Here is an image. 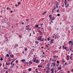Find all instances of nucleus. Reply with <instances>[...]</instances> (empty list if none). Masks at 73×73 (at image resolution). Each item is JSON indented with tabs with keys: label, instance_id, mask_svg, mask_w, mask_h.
<instances>
[{
	"label": "nucleus",
	"instance_id": "obj_1",
	"mask_svg": "<svg viewBox=\"0 0 73 73\" xmlns=\"http://www.w3.org/2000/svg\"><path fill=\"white\" fill-rule=\"evenodd\" d=\"M41 36H40V38H38L37 39V40H40V41H44V38H43L42 39V40L41 39Z\"/></svg>",
	"mask_w": 73,
	"mask_h": 73
},
{
	"label": "nucleus",
	"instance_id": "obj_2",
	"mask_svg": "<svg viewBox=\"0 0 73 73\" xmlns=\"http://www.w3.org/2000/svg\"><path fill=\"white\" fill-rule=\"evenodd\" d=\"M33 62H35V63H37V64H38L39 62L37 60H34Z\"/></svg>",
	"mask_w": 73,
	"mask_h": 73
},
{
	"label": "nucleus",
	"instance_id": "obj_3",
	"mask_svg": "<svg viewBox=\"0 0 73 73\" xmlns=\"http://www.w3.org/2000/svg\"><path fill=\"white\" fill-rule=\"evenodd\" d=\"M52 17L50 18V20L52 21V20H55V17H53V18H52Z\"/></svg>",
	"mask_w": 73,
	"mask_h": 73
},
{
	"label": "nucleus",
	"instance_id": "obj_4",
	"mask_svg": "<svg viewBox=\"0 0 73 73\" xmlns=\"http://www.w3.org/2000/svg\"><path fill=\"white\" fill-rule=\"evenodd\" d=\"M62 66V65H60L59 68H58V70H61V69H62V67H61Z\"/></svg>",
	"mask_w": 73,
	"mask_h": 73
},
{
	"label": "nucleus",
	"instance_id": "obj_5",
	"mask_svg": "<svg viewBox=\"0 0 73 73\" xmlns=\"http://www.w3.org/2000/svg\"><path fill=\"white\" fill-rule=\"evenodd\" d=\"M52 66H56V63H54V62H53L52 63Z\"/></svg>",
	"mask_w": 73,
	"mask_h": 73
},
{
	"label": "nucleus",
	"instance_id": "obj_6",
	"mask_svg": "<svg viewBox=\"0 0 73 73\" xmlns=\"http://www.w3.org/2000/svg\"><path fill=\"white\" fill-rule=\"evenodd\" d=\"M51 73H54V69L53 68H51Z\"/></svg>",
	"mask_w": 73,
	"mask_h": 73
},
{
	"label": "nucleus",
	"instance_id": "obj_7",
	"mask_svg": "<svg viewBox=\"0 0 73 73\" xmlns=\"http://www.w3.org/2000/svg\"><path fill=\"white\" fill-rule=\"evenodd\" d=\"M56 8H58V2L57 1L56 2Z\"/></svg>",
	"mask_w": 73,
	"mask_h": 73
},
{
	"label": "nucleus",
	"instance_id": "obj_8",
	"mask_svg": "<svg viewBox=\"0 0 73 73\" xmlns=\"http://www.w3.org/2000/svg\"><path fill=\"white\" fill-rule=\"evenodd\" d=\"M46 13V11L44 12L42 14V15H45Z\"/></svg>",
	"mask_w": 73,
	"mask_h": 73
},
{
	"label": "nucleus",
	"instance_id": "obj_9",
	"mask_svg": "<svg viewBox=\"0 0 73 73\" xmlns=\"http://www.w3.org/2000/svg\"><path fill=\"white\" fill-rule=\"evenodd\" d=\"M16 46H17V47H18V44H16L14 46V48L15 49V48H16Z\"/></svg>",
	"mask_w": 73,
	"mask_h": 73
},
{
	"label": "nucleus",
	"instance_id": "obj_10",
	"mask_svg": "<svg viewBox=\"0 0 73 73\" xmlns=\"http://www.w3.org/2000/svg\"><path fill=\"white\" fill-rule=\"evenodd\" d=\"M53 57L54 58H58V56H56L54 55V56Z\"/></svg>",
	"mask_w": 73,
	"mask_h": 73
},
{
	"label": "nucleus",
	"instance_id": "obj_11",
	"mask_svg": "<svg viewBox=\"0 0 73 73\" xmlns=\"http://www.w3.org/2000/svg\"><path fill=\"white\" fill-rule=\"evenodd\" d=\"M45 56L44 55H43V54H42V55H41L40 56V57H42V58H43V57H45Z\"/></svg>",
	"mask_w": 73,
	"mask_h": 73
},
{
	"label": "nucleus",
	"instance_id": "obj_12",
	"mask_svg": "<svg viewBox=\"0 0 73 73\" xmlns=\"http://www.w3.org/2000/svg\"><path fill=\"white\" fill-rule=\"evenodd\" d=\"M26 60L25 59H22L21 60V61L22 62H24Z\"/></svg>",
	"mask_w": 73,
	"mask_h": 73
},
{
	"label": "nucleus",
	"instance_id": "obj_13",
	"mask_svg": "<svg viewBox=\"0 0 73 73\" xmlns=\"http://www.w3.org/2000/svg\"><path fill=\"white\" fill-rule=\"evenodd\" d=\"M38 68H42V65L40 66V65H39L38 66Z\"/></svg>",
	"mask_w": 73,
	"mask_h": 73
},
{
	"label": "nucleus",
	"instance_id": "obj_14",
	"mask_svg": "<svg viewBox=\"0 0 73 73\" xmlns=\"http://www.w3.org/2000/svg\"><path fill=\"white\" fill-rule=\"evenodd\" d=\"M27 66H29V65H30V64L28 62H27Z\"/></svg>",
	"mask_w": 73,
	"mask_h": 73
},
{
	"label": "nucleus",
	"instance_id": "obj_15",
	"mask_svg": "<svg viewBox=\"0 0 73 73\" xmlns=\"http://www.w3.org/2000/svg\"><path fill=\"white\" fill-rule=\"evenodd\" d=\"M50 63H48L47 64V65H48V68H49L50 67Z\"/></svg>",
	"mask_w": 73,
	"mask_h": 73
},
{
	"label": "nucleus",
	"instance_id": "obj_16",
	"mask_svg": "<svg viewBox=\"0 0 73 73\" xmlns=\"http://www.w3.org/2000/svg\"><path fill=\"white\" fill-rule=\"evenodd\" d=\"M24 48H25V51H26L27 50H28V49L27 48V47H24Z\"/></svg>",
	"mask_w": 73,
	"mask_h": 73
},
{
	"label": "nucleus",
	"instance_id": "obj_17",
	"mask_svg": "<svg viewBox=\"0 0 73 73\" xmlns=\"http://www.w3.org/2000/svg\"><path fill=\"white\" fill-rule=\"evenodd\" d=\"M54 41V39H52L51 41L49 42H50V43H52V41Z\"/></svg>",
	"mask_w": 73,
	"mask_h": 73
},
{
	"label": "nucleus",
	"instance_id": "obj_18",
	"mask_svg": "<svg viewBox=\"0 0 73 73\" xmlns=\"http://www.w3.org/2000/svg\"><path fill=\"white\" fill-rule=\"evenodd\" d=\"M11 57L12 58H14V55H11Z\"/></svg>",
	"mask_w": 73,
	"mask_h": 73
},
{
	"label": "nucleus",
	"instance_id": "obj_19",
	"mask_svg": "<svg viewBox=\"0 0 73 73\" xmlns=\"http://www.w3.org/2000/svg\"><path fill=\"white\" fill-rule=\"evenodd\" d=\"M46 68H47L46 70L47 71H49V68L48 67H47Z\"/></svg>",
	"mask_w": 73,
	"mask_h": 73
},
{
	"label": "nucleus",
	"instance_id": "obj_20",
	"mask_svg": "<svg viewBox=\"0 0 73 73\" xmlns=\"http://www.w3.org/2000/svg\"><path fill=\"white\" fill-rule=\"evenodd\" d=\"M32 70V69L31 68H30L29 69V71L30 72H31Z\"/></svg>",
	"mask_w": 73,
	"mask_h": 73
},
{
	"label": "nucleus",
	"instance_id": "obj_21",
	"mask_svg": "<svg viewBox=\"0 0 73 73\" xmlns=\"http://www.w3.org/2000/svg\"><path fill=\"white\" fill-rule=\"evenodd\" d=\"M56 12H57L58 13H59V9H57L56 10Z\"/></svg>",
	"mask_w": 73,
	"mask_h": 73
},
{
	"label": "nucleus",
	"instance_id": "obj_22",
	"mask_svg": "<svg viewBox=\"0 0 73 73\" xmlns=\"http://www.w3.org/2000/svg\"><path fill=\"white\" fill-rule=\"evenodd\" d=\"M18 5H20V4H21V3L20 2H19L18 3Z\"/></svg>",
	"mask_w": 73,
	"mask_h": 73
},
{
	"label": "nucleus",
	"instance_id": "obj_23",
	"mask_svg": "<svg viewBox=\"0 0 73 73\" xmlns=\"http://www.w3.org/2000/svg\"><path fill=\"white\" fill-rule=\"evenodd\" d=\"M52 15H49V17H50V18H52Z\"/></svg>",
	"mask_w": 73,
	"mask_h": 73
},
{
	"label": "nucleus",
	"instance_id": "obj_24",
	"mask_svg": "<svg viewBox=\"0 0 73 73\" xmlns=\"http://www.w3.org/2000/svg\"><path fill=\"white\" fill-rule=\"evenodd\" d=\"M38 32L40 33H41V31L40 30H38Z\"/></svg>",
	"mask_w": 73,
	"mask_h": 73
},
{
	"label": "nucleus",
	"instance_id": "obj_25",
	"mask_svg": "<svg viewBox=\"0 0 73 73\" xmlns=\"http://www.w3.org/2000/svg\"><path fill=\"white\" fill-rule=\"evenodd\" d=\"M35 26L36 28H38V25H35Z\"/></svg>",
	"mask_w": 73,
	"mask_h": 73
},
{
	"label": "nucleus",
	"instance_id": "obj_26",
	"mask_svg": "<svg viewBox=\"0 0 73 73\" xmlns=\"http://www.w3.org/2000/svg\"><path fill=\"white\" fill-rule=\"evenodd\" d=\"M29 64H32V62L31 61H29Z\"/></svg>",
	"mask_w": 73,
	"mask_h": 73
},
{
	"label": "nucleus",
	"instance_id": "obj_27",
	"mask_svg": "<svg viewBox=\"0 0 73 73\" xmlns=\"http://www.w3.org/2000/svg\"><path fill=\"white\" fill-rule=\"evenodd\" d=\"M3 68L4 69H6V70H7V69H8V68H6V67H4Z\"/></svg>",
	"mask_w": 73,
	"mask_h": 73
},
{
	"label": "nucleus",
	"instance_id": "obj_28",
	"mask_svg": "<svg viewBox=\"0 0 73 73\" xmlns=\"http://www.w3.org/2000/svg\"><path fill=\"white\" fill-rule=\"evenodd\" d=\"M62 62H65V60L64 59H62Z\"/></svg>",
	"mask_w": 73,
	"mask_h": 73
},
{
	"label": "nucleus",
	"instance_id": "obj_29",
	"mask_svg": "<svg viewBox=\"0 0 73 73\" xmlns=\"http://www.w3.org/2000/svg\"><path fill=\"white\" fill-rule=\"evenodd\" d=\"M72 41H70L69 42H68V43L69 44H70V43H72Z\"/></svg>",
	"mask_w": 73,
	"mask_h": 73
},
{
	"label": "nucleus",
	"instance_id": "obj_30",
	"mask_svg": "<svg viewBox=\"0 0 73 73\" xmlns=\"http://www.w3.org/2000/svg\"><path fill=\"white\" fill-rule=\"evenodd\" d=\"M31 20H33V21L34 20V18H32L31 19Z\"/></svg>",
	"mask_w": 73,
	"mask_h": 73
},
{
	"label": "nucleus",
	"instance_id": "obj_31",
	"mask_svg": "<svg viewBox=\"0 0 73 73\" xmlns=\"http://www.w3.org/2000/svg\"><path fill=\"white\" fill-rule=\"evenodd\" d=\"M68 48L67 47H65L64 49H65V50H66V48Z\"/></svg>",
	"mask_w": 73,
	"mask_h": 73
},
{
	"label": "nucleus",
	"instance_id": "obj_32",
	"mask_svg": "<svg viewBox=\"0 0 73 73\" xmlns=\"http://www.w3.org/2000/svg\"><path fill=\"white\" fill-rule=\"evenodd\" d=\"M6 56H7V57H9V54H7Z\"/></svg>",
	"mask_w": 73,
	"mask_h": 73
},
{
	"label": "nucleus",
	"instance_id": "obj_33",
	"mask_svg": "<svg viewBox=\"0 0 73 73\" xmlns=\"http://www.w3.org/2000/svg\"><path fill=\"white\" fill-rule=\"evenodd\" d=\"M72 48L71 47V48H70V50H72Z\"/></svg>",
	"mask_w": 73,
	"mask_h": 73
},
{
	"label": "nucleus",
	"instance_id": "obj_34",
	"mask_svg": "<svg viewBox=\"0 0 73 73\" xmlns=\"http://www.w3.org/2000/svg\"><path fill=\"white\" fill-rule=\"evenodd\" d=\"M15 62H17V63H18L19 62V61L18 60H17L15 61Z\"/></svg>",
	"mask_w": 73,
	"mask_h": 73
},
{
	"label": "nucleus",
	"instance_id": "obj_35",
	"mask_svg": "<svg viewBox=\"0 0 73 73\" xmlns=\"http://www.w3.org/2000/svg\"><path fill=\"white\" fill-rule=\"evenodd\" d=\"M0 60L1 61H3V58H0Z\"/></svg>",
	"mask_w": 73,
	"mask_h": 73
},
{
	"label": "nucleus",
	"instance_id": "obj_36",
	"mask_svg": "<svg viewBox=\"0 0 73 73\" xmlns=\"http://www.w3.org/2000/svg\"><path fill=\"white\" fill-rule=\"evenodd\" d=\"M57 15L58 16H60V14H58Z\"/></svg>",
	"mask_w": 73,
	"mask_h": 73
},
{
	"label": "nucleus",
	"instance_id": "obj_37",
	"mask_svg": "<svg viewBox=\"0 0 73 73\" xmlns=\"http://www.w3.org/2000/svg\"><path fill=\"white\" fill-rule=\"evenodd\" d=\"M41 61H42V62H44V59L42 60Z\"/></svg>",
	"mask_w": 73,
	"mask_h": 73
},
{
	"label": "nucleus",
	"instance_id": "obj_38",
	"mask_svg": "<svg viewBox=\"0 0 73 73\" xmlns=\"http://www.w3.org/2000/svg\"><path fill=\"white\" fill-rule=\"evenodd\" d=\"M27 62H24V64H27Z\"/></svg>",
	"mask_w": 73,
	"mask_h": 73
},
{
	"label": "nucleus",
	"instance_id": "obj_39",
	"mask_svg": "<svg viewBox=\"0 0 73 73\" xmlns=\"http://www.w3.org/2000/svg\"><path fill=\"white\" fill-rule=\"evenodd\" d=\"M69 5L68 4H67L66 6H67V7H69Z\"/></svg>",
	"mask_w": 73,
	"mask_h": 73
},
{
	"label": "nucleus",
	"instance_id": "obj_40",
	"mask_svg": "<svg viewBox=\"0 0 73 73\" xmlns=\"http://www.w3.org/2000/svg\"><path fill=\"white\" fill-rule=\"evenodd\" d=\"M56 7L55 6H54V9H56Z\"/></svg>",
	"mask_w": 73,
	"mask_h": 73
},
{
	"label": "nucleus",
	"instance_id": "obj_41",
	"mask_svg": "<svg viewBox=\"0 0 73 73\" xmlns=\"http://www.w3.org/2000/svg\"><path fill=\"white\" fill-rule=\"evenodd\" d=\"M8 59L9 60H11V57H9V58H8Z\"/></svg>",
	"mask_w": 73,
	"mask_h": 73
},
{
	"label": "nucleus",
	"instance_id": "obj_42",
	"mask_svg": "<svg viewBox=\"0 0 73 73\" xmlns=\"http://www.w3.org/2000/svg\"><path fill=\"white\" fill-rule=\"evenodd\" d=\"M56 62L57 64H59V61H57Z\"/></svg>",
	"mask_w": 73,
	"mask_h": 73
},
{
	"label": "nucleus",
	"instance_id": "obj_43",
	"mask_svg": "<svg viewBox=\"0 0 73 73\" xmlns=\"http://www.w3.org/2000/svg\"><path fill=\"white\" fill-rule=\"evenodd\" d=\"M29 20V19H27L26 20V21H28Z\"/></svg>",
	"mask_w": 73,
	"mask_h": 73
},
{
	"label": "nucleus",
	"instance_id": "obj_44",
	"mask_svg": "<svg viewBox=\"0 0 73 73\" xmlns=\"http://www.w3.org/2000/svg\"><path fill=\"white\" fill-rule=\"evenodd\" d=\"M6 65H8V63L7 62L6 63Z\"/></svg>",
	"mask_w": 73,
	"mask_h": 73
},
{
	"label": "nucleus",
	"instance_id": "obj_45",
	"mask_svg": "<svg viewBox=\"0 0 73 73\" xmlns=\"http://www.w3.org/2000/svg\"><path fill=\"white\" fill-rule=\"evenodd\" d=\"M33 50V52H34V51H35V49L34 48H33V49H32V50Z\"/></svg>",
	"mask_w": 73,
	"mask_h": 73
},
{
	"label": "nucleus",
	"instance_id": "obj_46",
	"mask_svg": "<svg viewBox=\"0 0 73 73\" xmlns=\"http://www.w3.org/2000/svg\"><path fill=\"white\" fill-rule=\"evenodd\" d=\"M45 46L46 47H47V48H48V45H46Z\"/></svg>",
	"mask_w": 73,
	"mask_h": 73
},
{
	"label": "nucleus",
	"instance_id": "obj_47",
	"mask_svg": "<svg viewBox=\"0 0 73 73\" xmlns=\"http://www.w3.org/2000/svg\"><path fill=\"white\" fill-rule=\"evenodd\" d=\"M65 7H66V9H67L68 7H67L66 5Z\"/></svg>",
	"mask_w": 73,
	"mask_h": 73
},
{
	"label": "nucleus",
	"instance_id": "obj_48",
	"mask_svg": "<svg viewBox=\"0 0 73 73\" xmlns=\"http://www.w3.org/2000/svg\"><path fill=\"white\" fill-rule=\"evenodd\" d=\"M15 7H17V6H18V5H17V4H15Z\"/></svg>",
	"mask_w": 73,
	"mask_h": 73
},
{
	"label": "nucleus",
	"instance_id": "obj_49",
	"mask_svg": "<svg viewBox=\"0 0 73 73\" xmlns=\"http://www.w3.org/2000/svg\"><path fill=\"white\" fill-rule=\"evenodd\" d=\"M36 58H34V59H33L34 60H36Z\"/></svg>",
	"mask_w": 73,
	"mask_h": 73
},
{
	"label": "nucleus",
	"instance_id": "obj_50",
	"mask_svg": "<svg viewBox=\"0 0 73 73\" xmlns=\"http://www.w3.org/2000/svg\"><path fill=\"white\" fill-rule=\"evenodd\" d=\"M72 56H71V57H70V58H72Z\"/></svg>",
	"mask_w": 73,
	"mask_h": 73
},
{
	"label": "nucleus",
	"instance_id": "obj_51",
	"mask_svg": "<svg viewBox=\"0 0 73 73\" xmlns=\"http://www.w3.org/2000/svg\"><path fill=\"white\" fill-rule=\"evenodd\" d=\"M64 64L65 65H67V63L66 62Z\"/></svg>",
	"mask_w": 73,
	"mask_h": 73
},
{
	"label": "nucleus",
	"instance_id": "obj_52",
	"mask_svg": "<svg viewBox=\"0 0 73 73\" xmlns=\"http://www.w3.org/2000/svg\"><path fill=\"white\" fill-rule=\"evenodd\" d=\"M2 65V63H0V66H1Z\"/></svg>",
	"mask_w": 73,
	"mask_h": 73
},
{
	"label": "nucleus",
	"instance_id": "obj_53",
	"mask_svg": "<svg viewBox=\"0 0 73 73\" xmlns=\"http://www.w3.org/2000/svg\"><path fill=\"white\" fill-rule=\"evenodd\" d=\"M66 51H69V49H66Z\"/></svg>",
	"mask_w": 73,
	"mask_h": 73
},
{
	"label": "nucleus",
	"instance_id": "obj_54",
	"mask_svg": "<svg viewBox=\"0 0 73 73\" xmlns=\"http://www.w3.org/2000/svg\"><path fill=\"white\" fill-rule=\"evenodd\" d=\"M64 4L65 5H66V2H64Z\"/></svg>",
	"mask_w": 73,
	"mask_h": 73
},
{
	"label": "nucleus",
	"instance_id": "obj_55",
	"mask_svg": "<svg viewBox=\"0 0 73 73\" xmlns=\"http://www.w3.org/2000/svg\"><path fill=\"white\" fill-rule=\"evenodd\" d=\"M68 58H69V55H67V56Z\"/></svg>",
	"mask_w": 73,
	"mask_h": 73
},
{
	"label": "nucleus",
	"instance_id": "obj_56",
	"mask_svg": "<svg viewBox=\"0 0 73 73\" xmlns=\"http://www.w3.org/2000/svg\"><path fill=\"white\" fill-rule=\"evenodd\" d=\"M29 29L28 28H25V29H27V30H28Z\"/></svg>",
	"mask_w": 73,
	"mask_h": 73
},
{
	"label": "nucleus",
	"instance_id": "obj_57",
	"mask_svg": "<svg viewBox=\"0 0 73 73\" xmlns=\"http://www.w3.org/2000/svg\"><path fill=\"white\" fill-rule=\"evenodd\" d=\"M9 9V7L7 8V10H8V9Z\"/></svg>",
	"mask_w": 73,
	"mask_h": 73
},
{
	"label": "nucleus",
	"instance_id": "obj_58",
	"mask_svg": "<svg viewBox=\"0 0 73 73\" xmlns=\"http://www.w3.org/2000/svg\"><path fill=\"white\" fill-rule=\"evenodd\" d=\"M67 73H70V71H67Z\"/></svg>",
	"mask_w": 73,
	"mask_h": 73
},
{
	"label": "nucleus",
	"instance_id": "obj_59",
	"mask_svg": "<svg viewBox=\"0 0 73 73\" xmlns=\"http://www.w3.org/2000/svg\"><path fill=\"white\" fill-rule=\"evenodd\" d=\"M8 71H7V70H6V72L5 73H8Z\"/></svg>",
	"mask_w": 73,
	"mask_h": 73
},
{
	"label": "nucleus",
	"instance_id": "obj_60",
	"mask_svg": "<svg viewBox=\"0 0 73 73\" xmlns=\"http://www.w3.org/2000/svg\"><path fill=\"white\" fill-rule=\"evenodd\" d=\"M29 36H31V33H30Z\"/></svg>",
	"mask_w": 73,
	"mask_h": 73
},
{
	"label": "nucleus",
	"instance_id": "obj_61",
	"mask_svg": "<svg viewBox=\"0 0 73 73\" xmlns=\"http://www.w3.org/2000/svg\"><path fill=\"white\" fill-rule=\"evenodd\" d=\"M64 3H66V0H65V1H64Z\"/></svg>",
	"mask_w": 73,
	"mask_h": 73
},
{
	"label": "nucleus",
	"instance_id": "obj_62",
	"mask_svg": "<svg viewBox=\"0 0 73 73\" xmlns=\"http://www.w3.org/2000/svg\"><path fill=\"white\" fill-rule=\"evenodd\" d=\"M28 26H29V25L26 26V27L27 28V27H28Z\"/></svg>",
	"mask_w": 73,
	"mask_h": 73
},
{
	"label": "nucleus",
	"instance_id": "obj_63",
	"mask_svg": "<svg viewBox=\"0 0 73 73\" xmlns=\"http://www.w3.org/2000/svg\"><path fill=\"white\" fill-rule=\"evenodd\" d=\"M62 47H63V48L64 49V46L63 45L62 46Z\"/></svg>",
	"mask_w": 73,
	"mask_h": 73
},
{
	"label": "nucleus",
	"instance_id": "obj_64",
	"mask_svg": "<svg viewBox=\"0 0 73 73\" xmlns=\"http://www.w3.org/2000/svg\"><path fill=\"white\" fill-rule=\"evenodd\" d=\"M64 71H63L62 72H61V73H64Z\"/></svg>",
	"mask_w": 73,
	"mask_h": 73
}]
</instances>
